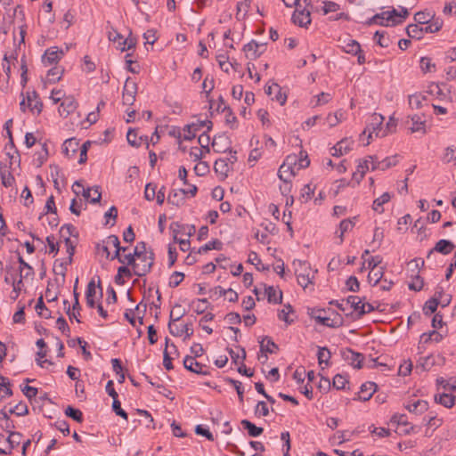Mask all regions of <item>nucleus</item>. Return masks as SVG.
<instances>
[{"label": "nucleus", "instance_id": "obj_1", "mask_svg": "<svg viewBox=\"0 0 456 456\" xmlns=\"http://www.w3.org/2000/svg\"><path fill=\"white\" fill-rule=\"evenodd\" d=\"M293 266L295 274L297 278L298 284L305 289L309 284L313 283L315 271H314L310 264L306 261L294 260Z\"/></svg>", "mask_w": 456, "mask_h": 456}, {"label": "nucleus", "instance_id": "obj_2", "mask_svg": "<svg viewBox=\"0 0 456 456\" xmlns=\"http://www.w3.org/2000/svg\"><path fill=\"white\" fill-rule=\"evenodd\" d=\"M154 263V253L150 250L149 254H142L135 257L134 272L137 276H144L148 273Z\"/></svg>", "mask_w": 456, "mask_h": 456}, {"label": "nucleus", "instance_id": "obj_3", "mask_svg": "<svg viewBox=\"0 0 456 456\" xmlns=\"http://www.w3.org/2000/svg\"><path fill=\"white\" fill-rule=\"evenodd\" d=\"M384 121V117L379 113H373L370 116V122L367 126V127L363 130L362 134H364L367 131L369 132L368 139L372 138V134H375L377 137H385L387 135V131H383L382 124Z\"/></svg>", "mask_w": 456, "mask_h": 456}, {"label": "nucleus", "instance_id": "obj_4", "mask_svg": "<svg viewBox=\"0 0 456 456\" xmlns=\"http://www.w3.org/2000/svg\"><path fill=\"white\" fill-rule=\"evenodd\" d=\"M297 166V159L288 156L283 164L280 167L278 176L282 182H290L291 178L296 175L295 167Z\"/></svg>", "mask_w": 456, "mask_h": 456}, {"label": "nucleus", "instance_id": "obj_5", "mask_svg": "<svg viewBox=\"0 0 456 456\" xmlns=\"http://www.w3.org/2000/svg\"><path fill=\"white\" fill-rule=\"evenodd\" d=\"M212 126L213 124L210 120H202L186 125L183 127V140L191 141L196 136L197 132H199L201 128L207 127V131H210L212 129Z\"/></svg>", "mask_w": 456, "mask_h": 456}, {"label": "nucleus", "instance_id": "obj_6", "mask_svg": "<svg viewBox=\"0 0 456 456\" xmlns=\"http://www.w3.org/2000/svg\"><path fill=\"white\" fill-rule=\"evenodd\" d=\"M137 94V84L131 80L129 77L126 78L122 94V102L124 105L131 106L135 101Z\"/></svg>", "mask_w": 456, "mask_h": 456}, {"label": "nucleus", "instance_id": "obj_7", "mask_svg": "<svg viewBox=\"0 0 456 456\" xmlns=\"http://www.w3.org/2000/svg\"><path fill=\"white\" fill-rule=\"evenodd\" d=\"M342 358L351 366L356 369L362 367L363 354L356 353L350 348L341 350Z\"/></svg>", "mask_w": 456, "mask_h": 456}, {"label": "nucleus", "instance_id": "obj_8", "mask_svg": "<svg viewBox=\"0 0 456 456\" xmlns=\"http://www.w3.org/2000/svg\"><path fill=\"white\" fill-rule=\"evenodd\" d=\"M324 310L318 309V310H313L311 313V316L319 323L330 327V328H338L342 325V318L338 315L337 319L331 320L329 317H325L322 314Z\"/></svg>", "mask_w": 456, "mask_h": 456}, {"label": "nucleus", "instance_id": "obj_9", "mask_svg": "<svg viewBox=\"0 0 456 456\" xmlns=\"http://www.w3.org/2000/svg\"><path fill=\"white\" fill-rule=\"evenodd\" d=\"M297 7L292 14V21L299 27H306L311 23V11L308 8Z\"/></svg>", "mask_w": 456, "mask_h": 456}, {"label": "nucleus", "instance_id": "obj_10", "mask_svg": "<svg viewBox=\"0 0 456 456\" xmlns=\"http://www.w3.org/2000/svg\"><path fill=\"white\" fill-rule=\"evenodd\" d=\"M183 366L186 370L197 373L207 376L209 374V371L207 370V367L200 362L195 361V358L192 356L187 355L183 360Z\"/></svg>", "mask_w": 456, "mask_h": 456}, {"label": "nucleus", "instance_id": "obj_11", "mask_svg": "<svg viewBox=\"0 0 456 456\" xmlns=\"http://www.w3.org/2000/svg\"><path fill=\"white\" fill-rule=\"evenodd\" d=\"M265 44H259L254 40L245 45L243 47V51L246 53V57L250 60H256L265 51Z\"/></svg>", "mask_w": 456, "mask_h": 456}, {"label": "nucleus", "instance_id": "obj_12", "mask_svg": "<svg viewBox=\"0 0 456 456\" xmlns=\"http://www.w3.org/2000/svg\"><path fill=\"white\" fill-rule=\"evenodd\" d=\"M369 159H370L371 170L379 169L384 171L391 167L395 166L397 163L396 156L387 157L381 161H378L377 159L373 156H369Z\"/></svg>", "mask_w": 456, "mask_h": 456}, {"label": "nucleus", "instance_id": "obj_13", "mask_svg": "<svg viewBox=\"0 0 456 456\" xmlns=\"http://www.w3.org/2000/svg\"><path fill=\"white\" fill-rule=\"evenodd\" d=\"M77 107V102L73 96L65 97L59 107V113L62 117H68L74 112Z\"/></svg>", "mask_w": 456, "mask_h": 456}, {"label": "nucleus", "instance_id": "obj_14", "mask_svg": "<svg viewBox=\"0 0 456 456\" xmlns=\"http://www.w3.org/2000/svg\"><path fill=\"white\" fill-rule=\"evenodd\" d=\"M231 142L225 134H219L214 137L212 148L216 152H226L230 150Z\"/></svg>", "mask_w": 456, "mask_h": 456}, {"label": "nucleus", "instance_id": "obj_15", "mask_svg": "<svg viewBox=\"0 0 456 456\" xmlns=\"http://www.w3.org/2000/svg\"><path fill=\"white\" fill-rule=\"evenodd\" d=\"M64 53L62 50H59L57 47L48 48L43 57V62L45 65H52L57 63L59 60L63 56Z\"/></svg>", "mask_w": 456, "mask_h": 456}, {"label": "nucleus", "instance_id": "obj_16", "mask_svg": "<svg viewBox=\"0 0 456 456\" xmlns=\"http://www.w3.org/2000/svg\"><path fill=\"white\" fill-rule=\"evenodd\" d=\"M168 330L169 332L175 337H180L183 334H185V338H190L193 335V329L191 328V324H184L182 328L175 326V324L168 322Z\"/></svg>", "mask_w": 456, "mask_h": 456}, {"label": "nucleus", "instance_id": "obj_17", "mask_svg": "<svg viewBox=\"0 0 456 456\" xmlns=\"http://www.w3.org/2000/svg\"><path fill=\"white\" fill-rule=\"evenodd\" d=\"M353 143L354 142L350 139H342L332 148V155L339 157L347 153L352 150Z\"/></svg>", "mask_w": 456, "mask_h": 456}, {"label": "nucleus", "instance_id": "obj_18", "mask_svg": "<svg viewBox=\"0 0 456 456\" xmlns=\"http://www.w3.org/2000/svg\"><path fill=\"white\" fill-rule=\"evenodd\" d=\"M27 102L28 109L33 113L39 114L42 111L43 103L35 91L28 93Z\"/></svg>", "mask_w": 456, "mask_h": 456}, {"label": "nucleus", "instance_id": "obj_19", "mask_svg": "<svg viewBox=\"0 0 456 456\" xmlns=\"http://www.w3.org/2000/svg\"><path fill=\"white\" fill-rule=\"evenodd\" d=\"M216 173L220 176L221 179H225L228 176L229 172L232 169L231 165L224 159H218L216 160L214 165Z\"/></svg>", "mask_w": 456, "mask_h": 456}, {"label": "nucleus", "instance_id": "obj_20", "mask_svg": "<svg viewBox=\"0 0 456 456\" xmlns=\"http://www.w3.org/2000/svg\"><path fill=\"white\" fill-rule=\"evenodd\" d=\"M453 248L454 245L452 241L447 240H440L436 242V246L429 251L428 257L435 251L444 255H447L451 253Z\"/></svg>", "mask_w": 456, "mask_h": 456}, {"label": "nucleus", "instance_id": "obj_21", "mask_svg": "<svg viewBox=\"0 0 456 456\" xmlns=\"http://www.w3.org/2000/svg\"><path fill=\"white\" fill-rule=\"evenodd\" d=\"M184 199L185 189L172 190L167 196V202L175 207H180L183 205Z\"/></svg>", "mask_w": 456, "mask_h": 456}, {"label": "nucleus", "instance_id": "obj_22", "mask_svg": "<svg viewBox=\"0 0 456 456\" xmlns=\"http://www.w3.org/2000/svg\"><path fill=\"white\" fill-rule=\"evenodd\" d=\"M377 385L374 382H365L361 386L359 392V399L361 401H368L371 398L376 391Z\"/></svg>", "mask_w": 456, "mask_h": 456}, {"label": "nucleus", "instance_id": "obj_23", "mask_svg": "<svg viewBox=\"0 0 456 456\" xmlns=\"http://www.w3.org/2000/svg\"><path fill=\"white\" fill-rule=\"evenodd\" d=\"M79 148L78 141L75 138L67 139L62 145V152L68 158H72Z\"/></svg>", "mask_w": 456, "mask_h": 456}, {"label": "nucleus", "instance_id": "obj_24", "mask_svg": "<svg viewBox=\"0 0 456 456\" xmlns=\"http://www.w3.org/2000/svg\"><path fill=\"white\" fill-rule=\"evenodd\" d=\"M83 197L89 200L90 203H97L101 200L102 192L99 186H94L92 188L83 189Z\"/></svg>", "mask_w": 456, "mask_h": 456}, {"label": "nucleus", "instance_id": "obj_25", "mask_svg": "<svg viewBox=\"0 0 456 456\" xmlns=\"http://www.w3.org/2000/svg\"><path fill=\"white\" fill-rule=\"evenodd\" d=\"M391 14L388 12H382L377 13L366 21L367 25L379 24L381 26H387L390 21Z\"/></svg>", "mask_w": 456, "mask_h": 456}, {"label": "nucleus", "instance_id": "obj_26", "mask_svg": "<svg viewBox=\"0 0 456 456\" xmlns=\"http://www.w3.org/2000/svg\"><path fill=\"white\" fill-rule=\"evenodd\" d=\"M96 296V285L94 280L90 281L87 284L86 291V305L90 308L95 307L94 297Z\"/></svg>", "mask_w": 456, "mask_h": 456}, {"label": "nucleus", "instance_id": "obj_27", "mask_svg": "<svg viewBox=\"0 0 456 456\" xmlns=\"http://www.w3.org/2000/svg\"><path fill=\"white\" fill-rule=\"evenodd\" d=\"M406 409L410 412H413L416 414H421L428 411V403L427 401H424V400H417L411 403H408L406 405Z\"/></svg>", "mask_w": 456, "mask_h": 456}, {"label": "nucleus", "instance_id": "obj_28", "mask_svg": "<svg viewBox=\"0 0 456 456\" xmlns=\"http://www.w3.org/2000/svg\"><path fill=\"white\" fill-rule=\"evenodd\" d=\"M370 165V159L369 158L360 162L357 166L356 171L353 174V179L359 183L363 178L366 171L369 170Z\"/></svg>", "mask_w": 456, "mask_h": 456}, {"label": "nucleus", "instance_id": "obj_29", "mask_svg": "<svg viewBox=\"0 0 456 456\" xmlns=\"http://www.w3.org/2000/svg\"><path fill=\"white\" fill-rule=\"evenodd\" d=\"M240 424L245 429L248 430V436L251 437L259 436L264 432L263 428L256 427L248 419H242Z\"/></svg>", "mask_w": 456, "mask_h": 456}, {"label": "nucleus", "instance_id": "obj_30", "mask_svg": "<svg viewBox=\"0 0 456 456\" xmlns=\"http://www.w3.org/2000/svg\"><path fill=\"white\" fill-rule=\"evenodd\" d=\"M435 401L446 408H452L455 403V397L450 394L443 393L435 395Z\"/></svg>", "mask_w": 456, "mask_h": 456}, {"label": "nucleus", "instance_id": "obj_31", "mask_svg": "<svg viewBox=\"0 0 456 456\" xmlns=\"http://www.w3.org/2000/svg\"><path fill=\"white\" fill-rule=\"evenodd\" d=\"M265 293L267 295V300L269 303L281 304L282 300V292H277L273 286L265 288Z\"/></svg>", "mask_w": 456, "mask_h": 456}, {"label": "nucleus", "instance_id": "obj_32", "mask_svg": "<svg viewBox=\"0 0 456 456\" xmlns=\"http://www.w3.org/2000/svg\"><path fill=\"white\" fill-rule=\"evenodd\" d=\"M436 357L430 354L426 357H420L417 362L416 368H421L422 370H428L436 364Z\"/></svg>", "mask_w": 456, "mask_h": 456}, {"label": "nucleus", "instance_id": "obj_33", "mask_svg": "<svg viewBox=\"0 0 456 456\" xmlns=\"http://www.w3.org/2000/svg\"><path fill=\"white\" fill-rule=\"evenodd\" d=\"M391 197L388 192L383 193L379 198L373 201L372 208L374 211L381 214L384 212L382 206L390 200Z\"/></svg>", "mask_w": 456, "mask_h": 456}, {"label": "nucleus", "instance_id": "obj_34", "mask_svg": "<svg viewBox=\"0 0 456 456\" xmlns=\"http://www.w3.org/2000/svg\"><path fill=\"white\" fill-rule=\"evenodd\" d=\"M169 342V339L167 338H166V348L164 350V355H163V364H164V367L167 370H170L173 369V364H172V359L169 355V353L167 352V347H172L174 348V350L176 351V346L175 344L171 343L170 345L168 344Z\"/></svg>", "mask_w": 456, "mask_h": 456}, {"label": "nucleus", "instance_id": "obj_35", "mask_svg": "<svg viewBox=\"0 0 456 456\" xmlns=\"http://www.w3.org/2000/svg\"><path fill=\"white\" fill-rule=\"evenodd\" d=\"M406 33L410 37L420 39L423 37L422 27L419 24H410L406 28Z\"/></svg>", "mask_w": 456, "mask_h": 456}, {"label": "nucleus", "instance_id": "obj_36", "mask_svg": "<svg viewBox=\"0 0 456 456\" xmlns=\"http://www.w3.org/2000/svg\"><path fill=\"white\" fill-rule=\"evenodd\" d=\"M443 22L441 20H430L425 25H421L423 35L427 33H435L440 30Z\"/></svg>", "mask_w": 456, "mask_h": 456}, {"label": "nucleus", "instance_id": "obj_37", "mask_svg": "<svg viewBox=\"0 0 456 456\" xmlns=\"http://www.w3.org/2000/svg\"><path fill=\"white\" fill-rule=\"evenodd\" d=\"M222 248H223V243L219 240H213L206 243L205 245L201 246L199 248L198 253L204 254L211 249L221 250Z\"/></svg>", "mask_w": 456, "mask_h": 456}, {"label": "nucleus", "instance_id": "obj_38", "mask_svg": "<svg viewBox=\"0 0 456 456\" xmlns=\"http://www.w3.org/2000/svg\"><path fill=\"white\" fill-rule=\"evenodd\" d=\"M331 354L327 347H319V351L317 354L319 365H322L323 363L328 366L330 364Z\"/></svg>", "mask_w": 456, "mask_h": 456}, {"label": "nucleus", "instance_id": "obj_39", "mask_svg": "<svg viewBox=\"0 0 456 456\" xmlns=\"http://www.w3.org/2000/svg\"><path fill=\"white\" fill-rule=\"evenodd\" d=\"M355 217H354V219H344L340 222V224H339V230H340V234H339V238H340V242L343 241L344 240V233L348 232V231H351L354 226V220Z\"/></svg>", "mask_w": 456, "mask_h": 456}, {"label": "nucleus", "instance_id": "obj_40", "mask_svg": "<svg viewBox=\"0 0 456 456\" xmlns=\"http://www.w3.org/2000/svg\"><path fill=\"white\" fill-rule=\"evenodd\" d=\"M439 303H440V300L436 297H434L431 299L428 300L425 303V305L423 307L424 314L426 315H428V314L435 313Z\"/></svg>", "mask_w": 456, "mask_h": 456}, {"label": "nucleus", "instance_id": "obj_41", "mask_svg": "<svg viewBox=\"0 0 456 456\" xmlns=\"http://www.w3.org/2000/svg\"><path fill=\"white\" fill-rule=\"evenodd\" d=\"M442 339H443V336L439 332H437L436 330H432V331H429L428 333L422 334L421 339H420V344L421 343L426 344L431 340L438 343Z\"/></svg>", "mask_w": 456, "mask_h": 456}, {"label": "nucleus", "instance_id": "obj_42", "mask_svg": "<svg viewBox=\"0 0 456 456\" xmlns=\"http://www.w3.org/2000/svg\"><path fill=\"white\" fill-rule=\"evenodd\" d=\"M361 304H362V300L357 296H349L346 299V305H350L351 308L357 312L358 318H360Z\"/></svg>", "mask_w": 456, "mask_h": 456}, {"label": "nucleus", "instance_id": "obj_43", "mask_svg": "<svg viewBox=\"0 0 456 456\" xmlns=\"http://www.w3.org/2000/svg\"><path fill=\"white\" fill-rule=\"evenodd\" d=\"M22 435L19 432H10L6 442L9 444V450L12 452L13 448L20 444Z\"/></svg>", "mask_w": 456, "mask_h": 456}, {"label": "nucleus", "instance_id": "obj_44", "mask_svg": "<svg viewBox=\"0 0 456 456\" xmlns=\"http://www.w3.org/2000/svg\"><path fill=\"white\" fill-rule=\"evenodd\" d=\"M65 414L78 423L83 422V413L78 409L73 408L72 406H68L65 410Z\"/></svg>", "mask_w": 456, "mask_h": 456}, {"label": "nucleus", "instance_id": "obj_45", "mask_svg": "<svg viewBox=\"0 0 456 456\" xmlns=\"http://www.w3.org/2000/svg\"><path fill=\"white\" fill-rule=\"evenodd\" d=\"M412 126L411 127V133L422 131L425 133V121L419 115H414L411 118Z\"/></svg>", "mask_w": 456, "mask_h": 456}, {"label": "nucleus", "instance_id": "obj_46", "mask_svg": "<svg viewBox=\"0 0 456 456\" xmlns=\"http://www.w3.org/2000/svg\"><path fill=\"white\" fill-rule=\"evenodd\" d=\"M442 160L444 163H450L454 161V165L456 166V147L449 146L445 149L444 153L442 157Z\"/></svg>", "mask_w": 456, "mask_h": 456}, {"label": "nucleus", "instance_id": "obj_47", "mask_svg": "<svg viewBox=\"0 0 456 456\" xmlns=\"http://www.w3.org/2000/svg\"><path fill=\"white\" fill-rule=\"evenodd\" d=\"M239 350L240 351L241 354H240L239 353H236L233 349H231V348H228V352H229V354L231 356V359L233 363L235 364H239V360L240 359V362H243L244 360L246 359V351L243 347H238Z\"/></svg>", "mask_w": 456, "mask_h": 456}, {"label": "nucleus", "instance_id": "obj_48", "mask_svg": "<svg viewBox=\"0 0 456 456\" xmlns=\"http://www.w3.org/2000/svg\"><path fill=\"white\" fill-rule=\"evenodd\" d=\"M9 413L15 414L17 416H25L28 413V409L25 403L20 402L13 408L9 410Z\"/></svg>", "mask_w": 456, "mask_h": 456}, {"label": "nucleus", "instance_id": "obj_49", "mask_svg": "<svg viewBox=\"0 0 456 456\" xmlns=\"http://www.w3.org/2000/svg\"><path fill=\"white\" fill-rule=\"evenodd\" d=\"M277 348H278L277 345L271 338H265L261 342V345H260L261 352H266V353L273 354V353H274V349H277Z\"/></svg>", "mask_w": 456, "mask_h": 456}, {"label": "nucleus", "instance_id": "obj_50", "mask_svg": "<svg viewBox=\"0 0 456 456\" xmlns=\"http://www.w3.org/2000/svg\"><path fill=\"white\" fill-rule=\"evenodd\" d=\"M225 381L234 387V388H235V390L237 392L240 403H243L244 390H243L241 382H240L238 380H235V379H232L231 378H226Z\"/></svg>", "mask_w": 456, "mask_h": 456}, {"label": "nucleus", "instance_id": "obj_51", "mask_svg": "<svg viewBox=\"0 0 456 456\" xmlns=\"http://www.w3.org/2000/svg\"><path fill=\"white\" fill-rule=\"evenodd\" d=\"M62 73L63 69L61 68L54 67L48 71L47 78L50 83H56L61 79Z\"/></svg>", "mask_w": 456, "mask_h": 456}, {"label": "nucleus", "instance_id": "obj_52", "mask_svg": "<svg viewBox=\"0 0 456 456\" xmlns=\"http://www.w3.org/2000/svg\"><path fill=\"white\" fill-rule=\"evenodd\" d=\"M184 311L182 309V305L179 304H175L173 310L170 313V321L171 323L174 324V322H178L183 315Z\"/></svg>", "mask_w": 456, "mask_h": 456}, {"label": "nucleus", "instance_id": "obj_53", "mask_svg": "<svg viewBox=\"0 0 456 456\" xmlns=\"http://www.w3.org/2000/svg\"><path fill=\"white\" fill-rule=\"evenodd\" d=\"M127 142L130 145L134 147H139L142 144V138H137V134L135 130L129 129L126 134Z\"/></svg>", "mask_w": 456, "mask_h": 456}, {"label": "nucleus", "instance_id": "obj_54", "mask_svg": "<svg viewBox=\"0 0 456 456\" xmlns=\"http://www.w3.org/2000/svg\"><path fill=\"white\" fill-rule=\"evenodd\" d=\"M425 97L420 94H412L409 96V105L411 109L422 108V102Z\"/></svg>", "mask_w": 456, "mask_h": 456}, {"label": "nucleus", "instance_id": "obj_55", "mask_svg": "<svg viewBox=\"0 0 456 456\" xmlns=\"http://www.w3.org/2000/svg\"><path fill=\"white\" fill-rule=\"evenodd\" d=\"M433 16L429 12H419L415 13L414 20L419 25H425L432 20Z\"/></svg>", "mask_w": 456, "mask_h": 456}, {"label": "nucleus", "instance_id": "obj_56", "mask_svg": "<svg viewBox=\"0 0 456 456\" xmlns=\"http://www.w3.org/2000/svg\"><path fill=\"white\" fill-rule=\"evenodd\" d=\"M64 242L67 248V253L69 255L68 258L66 259V265H71L73 261V256L75 254V246L69 237L65 238Z\"/></svg>", "mask_w": 456, "mask_h": 456}, {"label": "nucleus", "instance_id": "obj_57", "mask_svg": "<svg viewBox=\"0 0 456 456\" xmlns=\"http://www.w3.org/2000/svg\"><path fill=\"white\" fill-rule=\"evenodd\" d=\"M2 183L5 187H10L14 183V176L8 170H1Z\"/></svg>", "mask_w": 456, "mask_h": 456}, {"label": "nucleus", "instance_id": "obj_58", "mask_svg": "<svg viewBox=\"0 0 456 456\" xmlns=\"http://www.w3.org/2000/svg\"><path fill=\"white\" fill-rule=\"evenodd\" d=\"M348 380L341 374L335 375L332 381L333 387L338 390L345 389Z\"/></svg>", "mask_w": 456, "mask_h": 456}, {"label": "nucleus", "instance_id": "obj_59", "mask_svg": "<svg viewBox=\"0 0 456 456\" xmlns=\"http://www.w3.org/2000/svg\"><path fill=\"white\" fill-rule=\"evenodd\" d=\"M130 56H131L130 53H127L126 55V63L127 70L130 71L131 73L138 74L140 72V66L137 63V61H132L131 59H129Z\"/></svg>", "mask_w": 456, "mask_h": 456}, {"label": "nucleus", "instance_id": "obj_60", "mask_svg": "<svg viewBox=\"0 0 456 456\" xmlns=\"http://www.w3.org/2000/svg\"><path fill=\"white\" fill-rule=\"evenodd\" d=\"M383 276V272L382 271H371L370 272L369 275H368V281L369 283H370L372 286H376L379 281L381 280Z\"/></svg>", "mask_w": 456, "mask_h": 456}, {"label": "nucleus", "instance_id": "obj_61", "mask_svg": "<svg viewBox=\"0 0 456 456\" xmlns=\"http://www.w3.org/2000/svg\"><path fill=\"white\" fill-rule=\"evenodd\" d=\"M281 439L284 442L283 444V456H289V452L290 450V435L288 431L282 432L281 434Z\"/></svg>", "mask_w": 456, "mask_h": 456}, {"label": "nucleus", "instance_id": "obj_62", "mask_svg": "<svg viewBox=\"0 0 456 456\" xmlns=\"http://www.w3.org/2000/svg\"><path fill=\"white\" fill-rule=\"evenodd\" d=\"M184 274L180 272H175L170 277L169 286L171 288H175L180 285V283L183 281Z\"/></svg>", "mask_w": 456, "mask_h": 456}, {"label": "nucleus", "instance_id": "obj_63", "mask_svg": "<svg viewBox=\"0 0 456 456\" xmlns=\"http://www.w3.org/2000/svg\"><path fill=\"white\" fill-rule=\"evenodd\" d=\"M345 51L351 54H358L361 53V45L355 40H351L345 47Z\"/></svg>", "mask_w": 456, "mask_h": 456}, {"label": "nucleus", "instance_id": "obj_64", "mask_svg": "<svg viewBox=\"0 0 456 456\" xmlns=\"http://www.w3.org/2000/svg\"><path fill=\"white\" fill-rule=\"evenodd\" d=\"M157 186L151 183H147L144 191V198L151 201L155 199Z\"/></svg>", "mask_w": 456, "mask_h": 456}]
</instances>
